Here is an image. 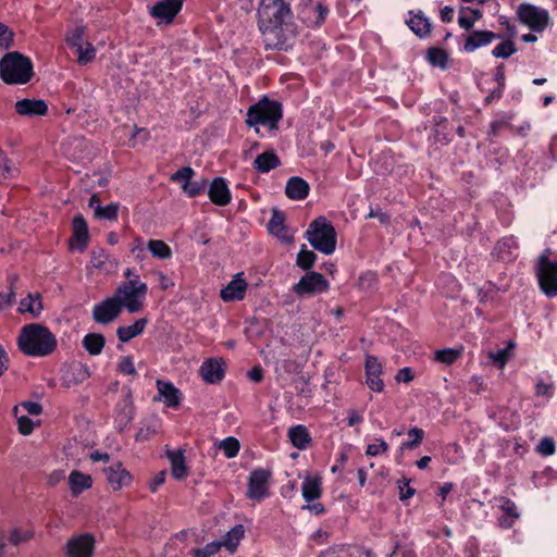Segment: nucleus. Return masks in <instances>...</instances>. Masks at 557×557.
I'll return each mask as SVG.
<instances>
[{"label": "nucleus", "instance_id": "1", "mask_svg": "<svg viewBox=\"0 0 557 557\" xmlns=\"http://www.w3.org/2000/svg\"><path fill=\"white\" fill-rule=\"evenodd\" d=\"M58 345L55 335L45 325L30 323L21 329L17 337L18 349L28 357L51 355Z\"/></svg>", "mask_w": 557, "mask_h": 557}, {"label": "nucleus", "instance_id": "2", "mask_svg": "<svg viewBox=\"0 0 557 557\" xmlns=\"http://www.w3.org/2000/svg\"><path fill=\"white\" fill-rule=\"evenodd\" d=\"M32 59L18 51L7 52L0 60V78L7 85H25L34 77Z\"/></svg>", "mask_w": 557, "mask_h": 557}, {"label": "nucleus", "instance_id": "3", "mask_svg": "<svg viewBox=\"0 0 557 557\" xmlns=\"http://www.w3.org/2000/svg\"><path fill=\"white\" fill-rule=\"evenodd\" d=\"M283 117V106L280 101L263 96L258 102L248 108L246 124L255 127L260 133L259 125L267 126L270 131L278 128V122Z\"/></svg>", "mask_w": 557, "mask_h": 557}, {"label": "nucleus", "instance_id": "4", "mask_svg": "<svg viewBox=\"0 0 557 557\" xmlns=\"http://www.w3.org/2000/svg\"><path fill=\"white\" fill-rule=\"evenodd\" d=\"M310 245L324 255H332L336 249L337 234L333 224L323 215L315 218L306 231Z\"/></svg>", "mask_w": 557, "mask_h": 557}, {"label": "nucleus", "instance_id": "5", "mask_svg": "<svg viewBox=\"0 0 557 557\" xmlns=\"http://www.w3.org/2000/svg\"><path fill=\"white\" fill-rule=\"evenodd\" d=\"M258 27L269 28L285 25L293 18L289 0H261L257 10Z\"/></svg>", "mask_w": 557, "mask_h": 557}, {"label": "nucleus", "instance_id": "6", "mask_svg": "<svg viewBox=\"0 0 557 557\" xmlns=\"http://www.w3.org/2000/svg\"><path fill=\"white\" fill-rule=\"evenodd\" d=\"M148 286L146 283L139 280V275H136V280H128L121 283L114 294V298H117L120 308H126L129 313H137L144 308V299L147 295Z\"/></svg>", "mask_w": 557, "mask_h": 557}, {"label": "nucleus", "instance_id": "7", "mask_svg": "<svg viewBox=\"0 0 557 557\" xmlns=\"http://www.w3.org/2000/svg\"><path fill=\"white\" fill-rule=\"evenodd\" d=\"M552 250L545 249L539 257L534 265L541 292L553 298L557 296V259H550Z\"/></svg>", "mask_w": 557, "mask_h": 557}, {"label": "nucleus", "instance_id": "8", "mask_svg": "<svg viewBox=\"0 0 557 557\" xmlns=\"http://www.w3.org/2000/svg\"><path fill=\"white\" fill-rule=\"evenodd\" d=\"M271 478V470L264 468L253 469L248 476L246 497L255 502H261L269 497Z\"/></svg>", "mask_w": 557, "mask_h": 557}, {"label": "nucleus", "instance_id": "9", "mask_svg": "<svg viewBox=\"0 0 557 557\" xmlns=\"http://www.w3.org/2000/svg\"><path fill=\"white\" fill-rule=\"evenodd\" d=\"M519 21L534 33H542L548 25L549 14L530 3H521L517 9Z\"/></svg>", "mask_w": 557, "mask_h": 557}, {"label": "nucleus", "instance_id": "10", "mask_svg": "<svg viewBox=\"0 0 557 557\" xmlns=\"http://www.w3.org/2000/svg\"><path fill=\"white\" fill-rule=\"evenodd\" d=\"M263 37L265 50L288 51L294 46L295 36L287 33L283 25L259 28Z\"/></svg>", "mask_w": 557, "mask_h": 557}, {"label": "nucleus", "instance_id": "11", "mask_svg": "<svg viewBox=\"0 0 557 557\" xmlns=\"http://www.w3.org/2000/svg\"><path fill=\"white\" fill-rule=\"evenodd\" d=\"M95 548V535L88 532L81 533L67 540L64 546V555L66 557H94Z\"/></svg>", "mask_w": 557, "mask_h": 557}, {"label": "nucleus", "instance_id": "12", "mask_svg": "<svg viewBox=\"0 0 557 557\" xmlns=\"http://www.w3.org/2000/svg\"><path fill=\"white\" fill-rule=\"evenodd\" d=\"M329 289V281L321 273L314 271L307 272L293 287V290L300 297L326 293Z\"/></svg>", "mask_w": 557, "mask_h": 557}, {"label": "nucleus", "instance_id": "13", "mask_svg": "<svg viewBox=\"0 0 557 557\" xmlns=\"http://www.w3.org/2000/svg\"><path fill=\"white\" fill-rule=\"evenodd\" d=\"M184 0H158L148 8L150 16L158 20L157 25H171L183 9Z\"/></svg>", "mask_w": 557, "mask_h": 557}, {"label": "nucleus", "instance_id": "14", "mask_svg": "<svg viewBox=\"0 0 557 557\" xmlns=\"http://www.w3.org/2000/svg\"><path fill=\"white\" fill-rule=\"evenodd\" d=\"M384 373L383 363L374 356L367 354L364 357V384L374 393H382L385 384L382 379Z\"/></svg>", "mask_w": 557, "mask_h": 557}, {"label": "nucleus", "instance_id": "15", "mask_svg": "<svg viewBox=\"0 0 557 557\" xmlns=\"http://www.w3.org/2000/svg\"><path fill=\"white\" fill-rule=\"evenodd\" d=\"M122 312L117 298L108 297L92 307L91 314L96 323L108 325L115 321Z\"/></svg>", "mask_w": 557, "mask_h": 557}, {"label": "nucleus", "instance_id": "16", "mask_svg": "<svg viewBox=\"0 0 557 557\" xmlns=\"http://www.w3.org/2000/svg\"><path fill=\"white\" fill-rule=\"evenodd\" d=\"M463 37V51L467 53H473L480 48L487 47L494 40L500 39L502 34L494 33L492 30L482 29V30H471L468 32L467 35H462Z\"/></svg>", "mask_w": 557, "mask_h": 557}, {"label": "nucleus", "instance_id": "17", "mask_svg": "<svg viewBox=\"0 0 557 557\" xmlns=\"http://www.w3.org/2000/svg\"><path fill=\"white\" fill-rule=\"evenodd\" d=\"M330 14V8L324 1L310 2L302 10V15L308 27L318 29L326 21Z\"/></svg>", "mask_w": 557, "mask_h": 557}, {"label": "nucleus", "instance_id": "18", "mask_svg": "<svg viewBox=\"0 0 557 557\" xmlns=\"http://www.w3.org/2000/svg\"><path fill=\"white\" fill-rule=\"evenodd\" d=\"M496 506L503 511L502 516L498 517V527L508 530L513 527L516 520L519 519L520 512L518 511L517 505L513 500L508 497L495 498Z\"/></svg>", "mask_w": 557, "mask_h": 557}, {"label": "nucleus", "instance_id": "19", "mask_svg": "<svg viewBox=\"0 0 557 557\" xmlns=\"http://www.w3.org/2000/svg\"><path fill=\"white\" fill-rule=\"evenodd\" d=\"M242 275L243 273L236 274L233 280L221 289L220 297L223 301H239L245 298L248 283Z\"/></svg>", "mask_w": 557, "mask_h": 557}, {"label": "nucleus", "instance_id": "20", "mask_svg": "<svg viewBox=\"0 0 557 557\" xmlns=\"http://www.w3.org/2000/svg\"><path fill=\"white\" fill-rule=\"evenodd\" d=\"M208 196L214 205L227 206L232 200V195L226 180L220 176L214 177L209 185Z\"/></svg>", "mask_w": 557, "mask_h": 557}, {"label": "nucleus", "instance_id": "21", "mask_svg": "<svg viewBox=\"0 0 557 557\" xmlns=\"http://www.w3.org/2000/svg\"><path fill=\"white\" fill-rule=\"evenodd\" d=\"M107 480L114 491H119L132 483V474L123 467L122 462H115L104 469Z\"/></svg>", "mask_w": 557, "mask_h": 557}, {"label": "nucleus", "instance_id": "22", "mask_svg": "<svg viewBox=\"0 0 557 557\" xmlns=\"http://www.w3.org/2000/svg\"><path fill=\"white\" fill-rule=\"evenodd\" d=\"M15 112L23 116H44L48 112V104L42 99H22L15 102Z\"/></svg>", "mask_w": 557, "mask_h": 557}, {"label": "nucleus", "instance_id": "23", "mask_svg": "<svg viewBox=\"0 0 557 557\" xmlns=\"http://www.w3.org/2000/svg\"><path fill=\"white\" fill-rule=\"evenodd\" d=\"M165 456L171 463V474L177 481L185 480L189 474L183 449L166 450Z\"/></svg>", "mask_w": 557, "mask_h": 557}, {"label": "nucleus", "instance_id": "24", "mask_svg": "<svg viewBox=\"0 0 557 557\" xmlns=\"http://www.w3.org/2000/svg\"><path fill=\"white\" fill-rule=\"evenodd\" d=\"M285 213L277 208H273L272 215L268 222L267 228L270 234L286 243H290L293 240V236L287 235V226L285 224Z\"/></svg>", "mask_w": 557, "mask_h": 557}, {"label": "nucleus", "instance_id": "25", "mask_svg": "<svg viewBox=\"0 0 557 557\" xmlns=\"http://www.w3.org/2000/svg\"><path fill=\"white\" fill-rule=\"evenodd\" d=\"M157 389L166 407L177 409L181 406L182 394L172 382L157 380Z\"/></svg>", "mask_w": 557, "mask_h": 557}, {"label": "nucleus", "instance_id": "26", "mask_svg": "<svg viewBox=\"0 0 557 557\" xmlns=\"http://www.w3.org/2000/svg\"><path fill=\"white\" fill-rule=\"evenodd\" d=\"M90 376L88 367L82 363H72L63 372V385L67 388L76 386L85 382Z\"/></svg>", "mask_w": 557, "mask_h": 557}, {"label": "nucleus", "instance_id": "27", "mask_svg": "<svg viewBox=\"0 0 557 557\" xmlns=\"http://www.w3.org/2000/svg\"><path fill=\"white\" fill-rule=\"evenodd\" d=\"M409 14L411 17L406 23L412 33L421 39L429 37L432 30L431 21L420 10L409 11Z\"/></svg>", "mask_w": 557, "mask_h": 557}, {"label": "nucleus", "instance_id": "28", "mask_svg": "<svg viewBox=\"0 0 557 557\" xmlns=\"http://www.w3.org/2000/svg\"><path fill=\"white\" fill-rule=\"evenodd\" d=\"M287 436L292 445L299 450H306L312 444V436L304 424L290 426L287 431Z\"/></svg>", "mask_w": 557, "mask_h": 557}, {"label": "nucleus", "instance_id": "29", "mask_svg": "<svg viewBox=\"0 0 557 557\" xmlns=\"http://www.w3.org/2000/svg\"><path fill=\"white\" fill-rule=\"evenodd\" d=\"M310 186L306 180L299 176H292L287 180L285 195L292 200H304L308 197Z\"/></svg>", "mask_w": 557, "mask_h": 557}, {"label": "nucleus", "instance_id": "30", "mask_svg": "<svg viewBox=\"0 0 557 557\" xmlns=\"http://www.w3.org/2000/svg\"><path fill=\"white\" fill-rule=\"evenodd\" d=\"M200 374L207 383L216 384L225 375L223 363L215 359H208L201 364Z\"/></svg>", "mask_w": 557, "mask_h": 557}, {"label": "nucleus", "instance_id": "31", "mask_svg": "<svg viewBox=\"0 0 557 557\" xmlns=\"http://www.w3.org/2000/svg\"><path fill=\"white\" fill-rule=\"evenodd\" d=\"M281 164V159L276 154L275 150L268 149L264 152L257 156L252 166L258 173L263 174L278 168Z\"/></svg>", "mask_w": 557, "mask_h": 557}, {"label": "nucleus", "instance_id": "32", "mask_svg": "<svg viewBox=\"0 0 557 557\" xmlns=\"http://www.w3.org/2000/svg\"><path fill=\"white\" fill-rule=\"evenodd\" d=\"M72 239L78 243V250L84 251L89 242L88 224L82 214H76L72 221Z\"/></svg>", "mask_w": 557, "mask_h": 557}, {"label": "nucleus", "instance_id": "33", "mask_svg": "<svg viewBox=\"0 0 557 557\" xmlns=\"http://www.w3.org/2000/svg\"><path fill=\"white\" fill-rule=\"evenodd\" d=\"M147 324H148L147 318L137 319L131 325L119 326L116 329V336L120 342L127 343L131 339H133L134 337H137L140 334H143Z\"/></svg>", "mask_w": 557, "mask_h": 557}, {"label": "nucleus", "instance_id": "34", "mask_svg": "<svg viewBox=\"0 0 557 557\" xmlns=\"http://www.w3.org/2000/svg\"><path fill=\"white\" fill-rule=\"evenodd\" d=\"M69 485L73 496H78L85 490H88L92 485L91 476L74 470L69 475Z\"/></svg>", "mask_w": 557, "mask_h": 557}, {"label": "nucleus", "instance_id": "35", "mask_svg": "<svg viewBox=\"0 0 557 557\" xmlns=\"http://www.w3.org/2000/svg\"><path fill=\"white\" fill-rule=\"evenodd\" d=\"M301 494L307 503L319 499L322 495L321 480L319 478H306L301 484Z\"/></svg>", "mask_w": 557, "mask_h": 557}, {"label": "nucleus", "instance_id": "36", "mask_svg": "<svg viewBox=\"0 0 557 557\" xmlns=\"http://www.w3.org/2000/svg\"><path fill=\"white\" fill-rule=\"evenodd\" d=\"M483 16V13L479 9L473 8H461L460 15L458 17V24L460 28L471 32L474 30L473 26L476 22H479Z\"/></svg>", "mask_w": 557, "mask_h": 557}, {"label": "nucleus", "instance_id": "37", "mask_svg": "<svg viewBox=\"0 0 557 557\" xmlns=\"http://www.w3.org/2000/svg\"><path fill=\"white\" fill-rule=\"evenodd\" d=\"M82 344L89 355L98 356L103 350L106 337L100 333H88L84 336Z\"/></svg>", "mask_w": 557, "mask_h": 557}, {"label": "nucleus", "instance_id": "38", "mask_svg": "<svg viewBox=\"0 0 557 557\" xmlns=\"http://www.w3.org/2000/svg\"><path fill=\"white\" fill-rule=\"evenodd\" d=\"M517 347V344L515 341H509L505 348L499 349L497 351H490L488 358L493 361V363L500 370H503L508 360L513 355V349Z\"/></svg>", "mask_w": 557, "mask_h": 557}, {"label": "nucleus", "instance_id": "39", "mask_svg": "<svg viewBox=\"0 0 557 557\" xmlns=\"http://www.w3.org/2000/svg\"><path fill=\"white\" fill-rule=\"evenodd\" d=\"M41 297L37 293L35 296L28 294L27 297L23 298L20 302L18 311L21 313L28 312L34 318H37L42 311Z\"/></svg>", "mask_w": 557, "mask_h": 557}, {"label": "nucleus", "instance_id": "40", "mask_svg": "<svg viewBox=\"0 0 557 557\" xmlns=\"http://www.w3.org/2000/svg\"><path fill=\"white\" fill-rule=\"evenodd\" d=\"M86 27L84 25L76 26L65 35V42L70 49L81 50V47L86 44Z\"/></svg>", "mask_w": 557, "mask_h": 557}, {"label": "nucleus", "instance_id": "41", "mask_svg": "<svg viewBox=\"0 0 557 557\" xmlns=\"http://www.w3.org/2000/svg\"><path fill=\"white\" fill-rule=\"evenodd\" d=\"M407 435L409 436V440L406 442H403L399 446V449L401 451L412 450V449L418 448L422 444V442L425 437V432H424V430H422L418 426H412L408 430Z\"/></svg>", "mask_w": 557, "mask_h": 557}, {"label": "nucleus", "instance_id": "42", "mask_svg": "<svg viewBox=\"0 0 557 557\" xmlns=\"http://www.w3.org/2000/svg\"><path fill=\"white\" fill-rule=\"evenodd\" d=\"M245 529L243 524H236L225 535L222 546H225L231 553H234L244 537Z\"/></svg>", "mask_w": 557, "mask_h": 557}, {"label": "nucleus", "instance_id": "43", "mask_svg": "<svg viewBox=\"0 0 557 557\" xmlns=\"http://www.w3.org/2000/svg\"><path fill=\"white\" fill-rule=\"evenodd\" d=\"M147 248L156 258L165 260L172 257L171 247L161 239H149Z\"/></svg>", "mask_w": 557, "mask_h": 557}, {"label": "nucleus", "instance_id": "44", "mask_svg": "<svg viewBox=\"0 0 557 557\" xmlns=\"http://www.w3.org/2000/svg\"><path fill=\"white\" fill-rule=\"evenodd\" d=\"M18 173L20 171L14 162L8 158L7 153L2 149H0V178H14Z\"/></svg>", "mask_w": 557, "mask_h": 557}, {"label": "nucleus", "instance_id": "45", "mask_svg": "<svg viewBox=\"0 0 557 557\" xmlns=\"http://www.w3.org/2000/svg\"><path fill=\"white\" fill-rule=\"evenodd\" d=\"M463 348H445L435 351L434 359L437 362L450 366L462 356Z\"/></svg>", "mask_w": 557, "mask_h": 557}, {"label": "nucleus", "instance_id": "46", "mask_svg": "<svg viewBox=\"0 0 557 557\" xmlns=\"http://www.w3.org/2000/svg\"><path fill=\"white\" fill-rule=\"evenodd\" d=\"M428 60L432 65L438 66L442 70H445L448 67V65H447L448 53L442 48H436V47L429 48L428 49Z\"/></svg>", "mask_w": 557, "mask_h": 557}, {"label": "nucleus", "instance_id": "47", "mask_svg": "<svg viewBox=\"0 0 557 557\" xmlns=\"http://www.w3.org/2000/svg\"><path fill=\"white\" fill-rule=\"evenodd\" d=\"M219 449L223 451V455L227 459H231L238 455L240 449V443L236 437L228 436L220 442Z\"/></svg>", "mask_w": 557, "mask_h": 557}, {"label": "nucleus", "instance_id": "48", "mask_svg": "<svg viewBox=\"0 0 557 557\" xmlns=\"http://www.w3.org/2000/svg\"><path fill=\"white\" fill-rule=\"evenodd\" d=\"M517 52L515 42L511 39L500 41L492 50V55L496 59H508Z\"/></svg>", "mask_w": 557, "mask_h": 557}, {"label": "nucleus", "instance_id": "49", "mask_svg": "<svg viewBox=\"0 0 557 557\" xmlns=\"http://www.w3.org/2000/svg\"><path fill=\"white\" fill-rule=\"evenodd\" d=\"M208 186V181L202 178L200 181H188L182 185L183 191L190 198L201 195Z\"/></svg>", "mask_w": 557, "mask_h": 557}, {"label": "nucleus", "instance_id": "50", "mask_svg": "<svg viewBox=\"0 0 557 557\" xmlns=\"http://www.w3.org/2000/svg\"><path fill=\"white\" fill-rule=\"evenodd\" d=\"M18 280V276L16 274L10 275L9 281V292L8 293H0V310H3L10 306L15 300V283Z\"/></svg>", "mask_w": 557, "mask_h": 557}, {"label": "nucleus", "instance_id": "51", "mask_svg": "<svg viewBox=\"0 0 557 557\" xmlns=\"http://www.w3.org/2000/svg\"><path fill=\"white\" fill-rule=\"evenodd\" d=\"M317 260V255L312 250H308L302 245L301 250L297 255L296 264L304 271H309Z\"/></svg>", "mask_w": 557, "mask_h": 557}, {"label": "nucleus", "instance_id": "52", "mask_svg": "<svg viewBox=\"0 0 557 557\" xmlns=\"http://www.w3.org/2000/svg\"><path fill=\"white\" fill-rule=\"evenodd\" d=\"M119 205L109 203L104 207L97 205L95 207V216L100 220L115 221L117 219Z\"/></svg>", "mask_w": 557, "mask_h": 557}, {"label": "nucleus", "instance_id": "53", "mask_svg": "<svg viewBox=\"0 0 557 557\" xmlns=\"http://www.w3.org/2000/svg\"><path fill=\"white\" fill-rule=\"evenodd\" d=\"M555 391H556V385L553 381L546 382L542 377L536 380L535 388H534L535 396L550 399L554 396Z\"/></svg>", "mask_w": 557, "mask_h": 557}, {"label": "nucleus", "instance_id": "54", "mask_svg": "<svg viewBox=\"0 0 557 557\" xmlns=\"http://www.w3.org/2000/svg\"><path fill=\"white\" fill-rule=\"evenodd\" d=\"M75 53L77 54V63L79 65H86L95 60L97 50L91 42L86 41V44L81 47V50H76Z\"/></svg>", "mask_w": 557, "mask_h": 557}, {"label": "nucleus", "instance_id": "55", "mask_svg": "<svg viewBox=\"0 0 557 557\" xmlns=\"http://www.w3.org/2000/svg\"><path fill=\"white\" fill-rule=\"evenodd\" d=\"M222 543L212 541L203 547H196L190 550L193 557H211L220 552Z\"/></svg>", "mask_w": 557, "mask_h": 557}, {"label": "nucleus", "instance_id": "56", "mask_svg": "<svg viewBox=\"0 0 557 557\" xmlns=\"http://www.w3.org/2000/svg\"><path fill=\"white\" fill-rule=\"evenodd\" d=\"M14 45V33L0 22V50H8Z\"/></svg>", "mask_w": 557, "mask_h": 557}, {"label": "nucleus", "instance_id": "57", "mask_svg": "<svg viewBox=\"0 0 557 557\" xmlns=\"http://www.w3.org/2000/svg\"><path fill=\"white\" fill-rule=\"evenodd\" d=\"M389 446L383 438H376V443L369 444L366 448V455L369 457H375L385 454Z\"/></svg>", "mask_w": 557, "mask_h": 557}, {"label": "nucleus", "instance_id": "58", "mask_svg": "<svg viewBox=\"0 0 557 557\" xmlns=\"http://www.w3.org/2000/svg\"><path fill=\"white\" fill-rule=\"evenodd\" d=\"M536 450L540 455L544 456V457H548V456H553L555 454V450H556V446H555V441L553 437H543L537 447H536Z\"/></svg>", "mask_w": 557, "mask_h": 557}, {"label": "nucleus", "instance_id": "59", "mask_svg": "<svg viewBox=\"0 0 557 557\" xmlns=\"http://www.w3.org/2000/svg\"><path fill=\"white\" fill-rule=\"evenodd\" d=\"M117 371L124 375H136L137 370L132 356H124L117 363Z\"/></svg>", "mask_w": 557, "mask_h": 557}, {"label": "nucleus", "instance_id": "60", "mask_svg": "<svg viewBox=\"0 0 557 557\" xmlns=\"http://www.w3.org/2000/svg\"><path fill=\"white\" fill-rule=\"evenodd\" d=\"M511 116H507L505 119H499L491 122L488 136L497 137L505 128L510 126Z\"/></svg>", "mask_w": 557, "mask_h": 557}, {"label": "nucleus", "instance_id": "61", "mask_svg": "<svg viewBox=\"0 0 557 557\" xmlns=\"http://www.w3.org/2000/svg\"><path fill=\"white\" fill-rule=\"evenodd\" d=\"M195 175V171L190 166H182L171 175L172 182H188Z\"/></svg>", "mask_w": 557, "mask_h": 557}, {"label": "nucleus", "instance_id": "62", "mask_svg": "<svg viewBox=\"0 0 557 557\" xmlns=\"http://www.w3.org/2000/svg\"><path fill=\"white\" fill-rule=\"evenodd\" d=\"M410 480L404 478L403 481H398L399 500L406 502L416 494V490L409 486Z\"/></svg>", "mask_w": 557, "mask_h": 557}, {"label": "nucleus", "instance_id": "63", "mask_svg": "<svg viewBox=\"0 0 557 557\" xmlns=\"http://www.w3.org/2000/svg\"><path fill=\"white\" fill-rule=\"evenodd\" d=\"M32 537H33V532H30V531L22 532L18 529H14L10 533L9 542L13 545H18L20 543L26 542Z\"/></svg>", "mask_w": 557, "mask_h": 557}, {"label": "nucleus", "instance_id": "64", "mask_svg": "<svg viewBox=\"0 0 557 557\" xmlns=\"http://www.w3.org/2000/svg\"><path fill=\"white\" fill-rule=\"evenodd\" d=\"M17 429L21 434L29 435L34 431V422L27 416L18 417L17 418Z\"/></svg>", "mask_w": 557, "mask_h": 557}]
</instances>
